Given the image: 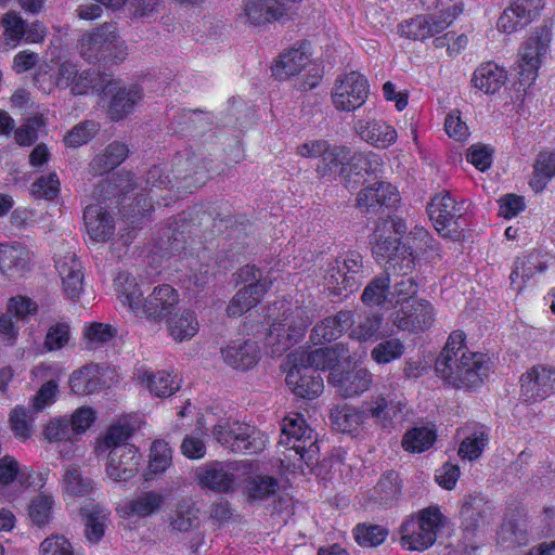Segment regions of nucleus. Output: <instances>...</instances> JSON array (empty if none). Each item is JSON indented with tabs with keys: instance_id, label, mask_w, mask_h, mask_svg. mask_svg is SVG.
Segmentation results:
<instances>
[{
	"instance_id": "nucleus-1",
	"label": "nucleus",
	"mask_w": 555,
	"mask_h": 555,
	"mask_svg": "<svg viewBox=\"0 0 555 555\" xmlns=\"http://www.w3.org/2000/svg\"><path fill=\"white\" fill-rule=\"evenodd\" d=\"M465 333L454 331L435 363L437 374L454 388L476 389L488 377L490 366L483 353L468 351Z\"/></svg>"
},
{
	"instance_id": "nucleus-2",
	"label": "nucleus",
	"mask_w": 555,
	"mask_h": 555,
	"mask_svg": "<svg viewBox=\"0 0 555 555\" xmlns=\"http://www.w3.org/2000/svg\"><path fill=\"white\" fill-rule=\"evenodd\" d=\"M115 288L121 304L134 317L154 324L162 323L179 304V295L169 284L155 286L147 297H143L135 279L127 273L118 274Z\"/></svg>"
},
{
	"instance_id": "nucleus-3",
	"label": "nucleus",
	"mask_w": 555,
	"mask_h": 555,
	"mask_svg": "<svg viewBox=\"0 0 555 555\" xmlns=\"http://www.w3.org/2000/svg\"><path fill=\"white\" fill-rule=\"evenodd\" d=\"M273 310L282 312L270 323L266 345L271 348L272 354L281 356L304 337L312 321L301 306L281 304L280 308L274 307Z\"/></svg>"
},
{
	"instance_id": "nucleus-4",
	"label": "nucleus",
	"mask_w": 555,
	"mask_h": 555,
	"mask_svg": "<svg viewBox=\"0 0 555 555\" xmlns=\"http://www.w3.org/2000/svg\"><path fill=\"white\" fill-rule=\"evenodd\" d=\"M80 54L87 62L106 68L122 62L127 49L117 34L116 24L104 23L81 36Z\"/></svg>"
},
{
	"instance_id": "nucleus-5",
	"label": "nucleus",
	"mask_w": 555,
	"mask_h": 555,
	"mask_svg": "<svg viewBox=\"0 0 555 555\" xmlns=\"http://www.w3.org/2000/svg\"><path fill=\"white\" fill-rule=\"evenodd\" d=\"M468 205L457 202L449 192L435 195L427 204V212L435 229L444 237L459 240L467 225Z\"/></svg>"
},
{
	"instance_id": "nucleus-6",
	"label": "nucleus",
	"mask_w": 555,
	"mask_h": 555,
	"mask_svg": "<svg viewBox=\"0 0 555 555\" xmlns=\"http://www.w3.org/2000/svg\"><path fill=\"white\" fill-rule=\"evenodd\" d=\"M446 517L438 507L422 509L417 517L406 519L400 527L401 544L412 551H424L431 546L437 532L443 527Z\"/></svg>"
},
{
	"instance_id": "nucleus-7",
	"label": "nucleus",
	"mask_w": 555,
	"mask_h": 555,
	"mask_svg": "<svg viewBox=\"0 0 555 555\" xmlns=\"http://www.w3.org/2000/svg\"><path fill=\"white\" fill-rule=\"evenodd\" d=\"M551 39V28L544 25L538 28L519 47L515 69L520 86L530 87L537 79L539 68L550 50Z\"/></svg>"
},
{
	"instance_id": "nucleus-8",
	"label": "nucleus",
	"mask_w": 555,
	"mask_h": 555,
	"mask_svg": "<svg viewBox=\"0 0 555 555\" xmlns=\"http://www.w3.org/2000/svg\"><path fill=\"white\" fill-rule=\"evenodd\" d=\"M280 444L294 450L310 468L319 463L320 448L317 435L307 426L300 414L283 418Z\"/></svg>"
},
{
	"instance_id": "nucleus-9",
	"label": "nucleus",
	"mask_w": 555,
	"mask_h": 555,
	"mask_svg": "<svg viewBox=\"0 0 555 555\" xmlns=\"http://www.w3.org/2000/svg\"><path fill=\"white\" fill-rule=\"evenodd\" d=\"M371 270L364 266L363 256L356 250H349L336 259L326 275L325 282L335 295L353 293L370 275Z\"/></svg>"
},
{
	"instance_id": "nucleus-10",
	"label": "nucleus",
	"mask_w": 555,
	"mask_h": 555,
	"mask_svg": "<svg viewBox=\"0 0 555 555\" xmlns=\"http://www.w3.org/2000/svg\"><path fill=\"white\" fill-rule=\"evenodd\" d=\"M405 401L395 392H380L363 401L361 409L366 418H373L383 429L391 430L403 420Z\"/></svg>"
},
{
	"instance_id": "nucleus-11",
	"label": "nucleus",
	"mask_w": 555,
	"mask_h": 555,
	"mask_svg": "<svg viewBox=\"0 0 555 555\" xmlns=\"http://www.w3.org/2000/svg\"><path fill=\"white\" fill-rule=\"evenodd\" d=\"M254 427L238 422H224L214 426L212 435L218 443L232 452L257 453L264 443L255 437Z\"/></svg>"
},
{
	"instance_id": "nucleus-12",
	"label": "nucleus",
	"mask_w": 555,
	"mask_h": 555,
	"mask_svg": "<svg viewBox=\"0 0 555 555\" xmlns=\"http://www.w3.org/2000/svg\"><path fill=\"white\" fill-rule=\"evenodd\" d=\"M367 94L366 78L358 72H350L336 79L332 101L338 111L351 112L365 103Z\"/></svg>"
},
{
	"instance_id": "nucleus-13",
	"label": "nucleus",
	"mask_w": 555,
	"mask_h": 555,
	"mask_svg": "<svg viewBox=\"0 0 555 555\" xmlns=\"http://www.w3.org/2000/svg\"><path fill=\"white\" fill-rule=\"evenodd\" d=\"M399 308L395 309L389 320L400 331H425L429 328L434 322L433 306L422 299H408L399 304Z\"/></svg>"
},
{
	"instance_id": "nucleus-14",
	"label": "nucleus",
	"mask_w": 555,
	"mask_h": 555,
	"mask_svg": "<svg viewBox=\"0 0 555 555\" xmlns=\"http://www.w3.org/2000/svg\"><path fill=\"white\" fill-rule=\"evenodd\" d=\"M400 201L397 189L388 182H374L362 189L357 196L356 207L366 215H378L396 207Z\"/></svg>"
},
{
	"instance_id": "nucleus-15",
	"label": "nucleus",
	"mask_w": 555,
	"mask_h": 555,
	"mask_svg": "<svg viewBox=\"0 0 555 555\" xmlns=\"http://www.w3.org/2000/svg\"><path fill=\"white\" fill-rule=\"evenodd\" d=\"M173 179L177 189L191 190L202 186L206 179L208 168L202 157L191 151L178 152L173 158Z\"/></svg>"
},
{
	"instance_id": "nucleus-16",
	"label": "nucleus",
	"mask_w": 555,
	"mask_h": 555,
	"mask_svg": "<svg viewBox=\"0 0 555 555\" xmlns=\"http://www.w3.org/2000/svg\"><path fill=\"white\" fill-rule=\"evenodd\" d=\"M241 463L237 461H214L197 470L203 488L228 493L234 490Z\"/></svg>"
},
{
	"instance_id": "nucleus-17",
	"label": "nucleus",
	"mask_w": 555,
	"mask_h": 555,
	"mask_svg": "<svg viewBox=\"0 0 555 555\" xmlns=\"http://www.w3.org/2000/svg\"><path fill=\"white\" fill-rule=\"evenodd\" d=\"M521 396L527 402L543 401L555 393V367L534 365L520 377Z\"/></svg>"
},
{
	"instance_id": "nucleus-18",
	"label": "nucleus",
	"mask_w": 555,
	"mask_h": 555,
	"mask_svg": "<svg viewBox=\"0 0 555 555\" xmlns=\"http://www.w3.org/2000/svg\"><path fill=\"white\" fill-rule=\"evenodd\" d=\"M141 459L134 446H117L107 454L106 473L116 482H127L138 474Z\"/></svg>"
},
{
	"instance_id": "nucleus-19",
	"label": "nucleus",
	"mask_w": 555,
	"mask_h": 555,
	"mask_svg": "<svg viewBox=\"0 0 555 555\" xmlns=\"http://www.w3.org/2000/svg\"><path fill=\"white\" fill-rule=\"evenodd\" d=\"M285 380L289 389L302 399H314L324 388L323 378L320 373L308 367L306 364L300 365L295 357H292V367Z\"/></svg>"
},
{
	"instance_id": "nucleus-20",
	"label": "nucleus",
	"mask_w": 555,
	"mask_h": 555,
	"mask_svg": "<svg viewBox=\"0 0 555 555\" xmlns=\"http://www.w3.org/2000/svg\"><path fill=\"white\" fill-rule=\"evenodd\" d=\"M545 0H513L498 21V29L511 34L532 22L544 8Z\"/></svg>"
},
{
	"instance_id": "nucleus-21",
	"label": "nucleus",
	"mask_w": 555,
	"mask_h": 555,
	"mask_svg": "<svg viewBox=\"0 0 555 555\" xmlns=\"http://www.w3.org/2000/svg\"><path fill=\"white\" fill-rule=\"evenodd\" d=\"M328 383L336 388L341 397L352 398L360 396L371 387L373 375L366 369L349 371L338 369L330 372Z\"/></svg>"
},
{
	"instance_id": "nucleus-22",
	"label": "nucleus",
	"mask_w": 555,
	"mask_h": 555,
	"mask_svg": "<svg viewBox=\"0 0 555 555\" xmlns=\"http://www.w3.org/2000/svg\"><path fill=\"white\" fill-rule=\"evenodd\" d=\"M105 92L112 94L108 114L113 120L122 119L130 114L143 95V89L138 83L120 87L116 82H108Z\"/></svg>"
},
{
	"instance_id": "nucleus-23",
	"label": "nucleus",
	"mask_w": 555,
	"mask_h": 555,
	"mask_svg": "<svg viewBox=\"0 0 555 555\" xmlns=\"http://www.w3.org/2000/svg\"><path fill=\"white\" fill-rule=\"evenodd\" d=\"M488 509H490V506L481 495L469 494L464 499L460 516L463 539L467 545L473 546L474 538L483 522Z\"/></svg>"
},
{
	"instance_id": "nucleus-24",
	"label": "nucleus",
	"mask_w": 555,
	"mask_h": 555,
	"mask_svg": "<svg viewBox=\"0 0 555 555\" xmlns=\"http://www.w3.org/2000/svg\"><path fill=\"white\" fill-rule=\"evenodd\" d=\"M409 261L403 267L385 266L384 272L375 276L365 286L361 299L367 306H383L385 302H392L391 282L392 275L401 271H410Z\"/></svg>"
},
{
	"instance_id": "nucleus-25",
	"label": "nucleus",
	"mask_w": 555,
	"mask_h": 555,
	"mask_svg": "<svg viewBox=\"0 0 555 555\" xmlns=\"http://www.w3.org/2000/svg\"><path fill=\"white\" fill-rule=\"evenodd\" d=\"M224 363L238 371L253 369L260 359V349L251 339L233 340L221 349Z\"/></svg>"
},
{
	"instance_id": "nucleus-26",
	"label": "nucleus",
	"mask_w": 555,
	"mask_h": 555,
	"mask_svg": "<svg viewBox=\"0 0 555 555\" xmlns=\"http://www.w3.org/2000/svg\"><path fill=\"white\" fill-rule=\"evenodd\" d=\"M285 13V5L278 0H246L240 18L245 24L261 26L278 21Z\"/></svg>"
},
{
	"instance_id": "nucleus-27",
	"label": "nucleus",
	"mask_w": 555,
	"mask_h": 555,
	"mask_svg": "<svg viewBox=\"0 0 555 555\" xmlns=\"http://www.w3.org/2000/svg\"><path fill=\"white\" fill-rule=\"evenodd\" d=\"M353 324V314L350 310H340L333 317H327L317 323L310 334L314 345H322L338 339Z\"/></svg>"
},
{
	"instance_id": "nucleus-28",
	"label": "nucleus",
	"mask_w": 555,
	"mask_h": 555,
	"mask_svg": "<svg viewBox=\"0 0 555 555\" xmlns=\"http://www.w3.org/2000/svg\"><path fill=\"white\" fill-rule=\"evenodd\" d=\"M546 268L545 256L535 249L518 256L514 261L509 275L512 287L518 293L521 292L527 282L532 279L537 272L542 273Z\"/></svg>"
},
{
	"instance_id": "nucleus-29",
	"label": "nucleus",
	"mask_w": 555,
	"mask_h": 555,
	"mask_svg": "<svg viewBox=\"0 0 555 555\" xmlns=\"http://www.w3.org/2000/svg\"><path fill=\"white\" fill-rule=\"evenodd\" d=\"M55 268L62 279V287L66 298L73 301L78 300L83 289L81 263L74 254H67L55 260Z\"/></svg>"
},
{
	"instance_id": "nucleus-30",
	"label": "nucleus",
	"mask_w": 555,
	"mask_h": 555,
	"mask_svg": "<svg viewBox=\"0 0 555 555\" xmlns=\"http://www.w3.org/2000/svg\"><path fill=\"white\" fill-rule=\"evenodd\" d=\"M408 261L411 267L410 271L404 272V274L403 271H401L400 273H396L392 275V282L390 285L391 297L392 301L396 298L397 305L408 299H417L415 295L418 292V284L416 282V279L412 275L415 268L413 255H405V257H401V260L392 258L388 266L403 267V264L406 263Z\"/></svg>"
},
{
	"instance_id": "nucleus-31",
	"label": "nucleus",
	"mask_w": 555,
	"mask_h": 555,
	"mask_svg": "<svg viewBox=\"0 0 555 555\" xmlns=\"http://www.w3.org/2000/svg\"><path fill=\"white\" fill-rule=\"evenodd\" d=\"M83 219L89 236L96 242H105L114 233L112 216L100 205H89L83 211Z\"/></svg>"
},
{
	"instance_id": "nucleus-32",
	"label": "nucleus",
	"mask_w": 555,
	"mask_h": 555,
	"mask_svg": "<svg viewBox=\"0 0 555 555\" xmlns=\"http://www.w3.org/2000/svg\"><path fill=\"white\" fill-rule=\"evenodd\" d=\"M356 129L362 140L378 149H386L397 140L396 129L384 120L359 121Z\"/></svg>"
},
{
	"instance_id": "nucleus-33",
	"label": "nucleus",
	"mask_w": 555,
	"mask_h": 555,
	"mask_svg": "<svg viewBox=\"0 0 555 555\" xmlns=\"http://www.w3.org/2000/svg\"><path fill=\"white\" fill-rule=\"evenodd\" d=\"M165 503V496L156 491H144L127 500L120 511L127 517H147L158 513Z\"/></svg>"
},
{
	"instance_id": "nucleus-34",
	"label": "nucleus",
	"mask_w": 555,
	"mask_h": 555,
	"mask_svg": "<svg viewBox=\"0 0 555 555\" xmlns=\"http://www.w3.org/2000/svg\"><path fill=\"white\" fill-rule=\"evenodd\" d=\"M309 62V54L302 47L292 48L280 55L272 67V75L279 80H285L299 74Z\"/></svg>"
},
{
	"instance_id": "nucleus-35",
	"label": "nucleus",
	"mask_w": 555,
	"mask_h": 555,
	"mask_svg": "<svg viewBox=\"0 0 555 555\" xmlns=\"http://www.w3.org/2000/svg\"><path fill=\"white\" fill-rule=\"evenodd\" d=\"M507 79L506 72L496 64H481L474 72L472 82L475 88L486 94H493L501 89Z\"/></svg>"
},
{
	"instance_id": "nucleus-36",
	"label": "nucleus",
	"mask_w": 555,
	"mask_h": 555,
	"mask_svg": "<svg viewBox=\"0 0 555 555\" xmlns=\"http://www.w3.org/2000/svg\"><path fill=\"white\" fill-rule=\"evenodd\" d=\"M350 149L345 145L330 144L327 151L319 158L315 172L319 178H335L343 166H347Z\"/></svg>"
},
{
	"instance_id": "nucleus-37",
	"label": "nucleus",
	"mask_w": 555,
	"mask_h": 555,
	"mask_svg": "<svg viewBox=\"0 0 555 555\" xmlns=\"http://www.w3.org/2000/svg\"><path fill=\"white\" fill-rule=\"evenodd\" d=\"M370 244L375 259L386 260V264H389L392 258L401 260L405 255H413L410 248L400 242V237L387 238L383 234H371Z\"/></svg>"
},
{
	"instance_id": "nucleus-38",
	"label": "nucleus",
	"mask_w": 555,
	"mask_h": 555,
	"mask_svg": "<svg viewBox=\"0 0 555 555\" xmlns=\"http://www.w3.org/2000/svg\"><path fill=\"white\" fill-rule=\"evenodd\" d=\"M463 440L459 448V455L469 461L477 460L486 448L489 434L488 429L480 424L463 429Z\"/></svg>"
},
{
	"instance_id": "nucleus-39",
	"label": "nucleus",
	"mask_w": 555,
	"mask_h": 555,
	"mask_svg": "<svg viewBox=\"0 0 555 555\" xmlns=\"http://www.w3.org/2000/svg\"><path fill=\"white\" fill-rule=\"evenodd\" d=\"M29 250L21 245H0V269L9 275L22 273L28 268Z\"/></svg>"
},
{
	"instance_id": "nucleus-40",
	"label": "nucleus",
	"mask_w": 555,
	"mask_h": 555,
	"mask_svg": "<svg viewBox=\"0 0 555 555\" xmlns=\"http://www.w3.org/2000/svg\"><path fill=\"white\" fill-rule=\"evenodd\" d=\"M264 286V284H248L241 288L227 308L228 315L241 317L255 307L266 293Z\"/></svg>"
},
{
	"instance_id": "nucleus-41",
	"label": "nucleus",
	"mask_w": 555,
	"mask_h": 555,
	"mask_svg": "<svg viewBox=\"0 0 555 555\" xmlns=\"http://www.w3.org/2000/svg\"><path fill=\"white\" fill-rule=\"evenodd\" d=\"M128 146L121 142L109 143L102 154L96 155L90 166L94 175H103L119 166L128 156Z\"/></svg>"
},
{
	"instance_id": "nucleus-42",
	"label": "nucleus",
	"mask_w": 555,
	"mask_h": 555,
	"mask_svg": "<svg viewBox=\"0 0 555 555\" xmlns=\"http://www.w3.org/2000/svg\"><path fill=\"white\" fill-rule=\"evenodd\" d=\"M292 357H295L299 361L300 365L306 364L308 367H311L315 372L322 370H336L335 366L338 363V356L333 348L324 347L319 348L312 351H300L293 353Z\"/></svg>"
},
{
	"instance_id": "nucleus-43",
	"label": "nucleus",
	"mask_w": 555,
	"mask_h": 555,
	"mask_svg": "<svg viewBox=\"0 0 555 555\" xmlns=\"http://www.w3.org/2000/svg\"><path fill=\"white\" fill-rule=\"evenodd\" d=\"M401 494V481L398 473L389 470L385 473L376 483L372 499L375 503L388 506L399 499Z\"/></svg>"
},
{
	"instance_id": "nucleus-44",
	"label": "nucleus",
	"mask_w": 555,
	"mask_h": 555,
	"mask_svg": "<svg viewBox=\"0 0 555 555\" xmlns=\"http://www.w3.org/2000/svg\"><path fill=\"white\" fill-rule=\"evenodd\" d=\"M68 384L72 392L79 396L94 393L101 388L100 377L92 365L75 370L69 376Z\"/></svg>"
},
{
	"instance_id": "nucleus-45",
	"label": "nucleus",
	"mask_w": 555,
	"mask_h": 555,
	"mask_svg": "<svg viewBox=\"0 0 555 555\" xmlns=\"http://www.w3.org/2000/svg\"><path fill=\"white\" fill-rule=\"evenodd\" d=\"M198 526V509L191 500H181L177 503L170 516L169 527L173 531L188 532Z\"/></svg>"
},
{
	"instance_id": "nucleus-46",
	"label": "nucleus",
	"mask_w": 555,
	"mask_h": 555,
	"mask_svg": "<svg viewBox=\"0 0 555 555\" xmlns=\"http://www.w3.org/2000/svg\"><path fill=\"white\" fill-rule=\"evenodd\" d=\"M279 489L276 478L266 475L248 477L245 485V494L249 502H260L269 499Z\"/></svg>"
},
{
	"instance_id": "nucleus-47",
	"label": "nucleus",
	"mask_w": 555,
	"mask_h": 555,
	"mask_svg": "<svg viewBox=\"0 0 555 555\" xmlns=\"http://www.w3.org/2000/svg\"><path fill=\"white\" fill-rule=\"evenodd\" d=\"M172 463V450L165 440H155L150 449V462L145 479H152L154 476L163 474Z\"/></svg>"
},
{
	"instance_id": "nucleus-48",
	"label": "nucleus",
	"mask_w": 555,
	"mask_h": 555,
	"mask_svg": "<svg viewBox=\"0 0 555 555\" xmlns=\"http://www.w3.org/2000/svg\"><path fill=\"white\" fill-rule=\"evenodd\" d=\"M168 331L177 341L191 339L198 331V322L191 311L176 313L168 319Z\"/></svg>"
},
{
	"instance_id": "nucleus-49",
	"label": "nucleus",
	"mask_w": 555,
	"mask_h": 555,
	"mask_svg": "<svg viewBox=\"0 0 555 555\" xmlns=\"http://www.w3.org/2000/svg\"><path fill=\"white\" fill-rule=\"evenodd\" d=\"M555 177V151L541 152L534 163V177L530 185L537 192L543 191L548 181Z\"/></svg>"
},
{
	"instance_id": "nucleus-50",
	"label": "nucleus",
	"mask_w": 555,
	"mask_h": 555,
	"mask_svg": "<svg viewBox=\"0 0 555 555\" xmlns=\"http://www.w3.org/2000/svg\"><path fill=\"white\" fill-rule=\"evenodd\" d=\"M383 322L379 313H363L358 315V320L353 319L350 331V337L359 341H366L376 336Z\"/></svg>"
},
{
	"instance_id": "nucleus-51",
	"label": "nucleus",
	"mask_w": 555,
	"mask_h": 555,
	"mask_svg": "<svg viewBox=\"0 0 555 555\" xmlns=\"http://www.w3.org/2000/svg\"><path fill=\"white\" fill-rule=\"evenodd\" d=\"M435 441V430L427 427H414L404 434L401 443L405 451L421 453L433 447Z\"/></svg>"
},
{
	"instance_id": "nucleus-52",
	"label": "nucleus",
	"mask_w": 555,
	"mask_h": 555,
	"mask_svg": "<svg viewBox=\"0 0 555 555\" xmlns=\"http://www.w3.org/2000/svg\"><path fill=\"white\" fill-rule=\"evenodd\" d=\"M143 380L146 382L147 388L155 397L165 398L173 395L179 390V382L173 380L166 371L144 374Z\"/></svg>"
},
{
	"instance_id": "nucleus-53",
	"label": "nucleus",
	"mask_w": 555,
	"mask_h": 555,
	"mask_svg": "<svg viewBox=\"0 0 555 555\" xmlns=\"http://www.w3.org/2000/svg\"><path fill=\"white\" fill-rule=\"evenodd\" d=\"M404 351L405 346L399 338H389L378 343L371 350V358L377 364H388L400 359Z\"/></svg>"
},
{
	"instance_id": "nucleus-54",
	"label": "nucleus",
	"mask_w": 555,
	"mask_h": 555,
	"mask_svg": "<svg viewBox=\"0 0 555 555\" xmlns=\"http://www.w3.org/2000/svg\"><path fill=\"white\" fill-rule=\"evenodd\" d=\"M63 487L68 494L74 496H85L93 489L92 480L82 476L79 468L74 466L66 468L63 476Z\"/></svg>"
},
{
	"instance_id": "nucleus-55",
	"label": "nucleus",
	"mask_w": 555,
	"mask_h": 555,
	"mask_svg": "<svg viewBox=\"0 0 555 555\" xmlns=\"http://www.w3.org/2000/svg\"><path fill=\"white\" fill-rule=\"evenodd\" d=\"M353 535L358 544L374 547L385 541L388 530L380 525L363 522L356 526Z\"/></svg>"
},
{
	"instance_id": "nucleus-56",
	"label": "nucleus",
	"mask_w": 555,
	"mask_h": 555,
	"mask_svg": "<svg viewBox=\"0 0 555 555\" xmlns=\"http://www.w3.org/2000/svg\"><path fill=\"white\" fill-rule=\"evenodd\" d=\"M54 500L51 495L40 493L35 496L28 506L31 522L38 527L47 525L51 518Z\"/></svg>"
},
{
	"instance_id": "nucleus-57",
	"label": "nucleus",
	"mask_w": 555,
	"mask_h": 555,
	"mask_svg": "<svg viewBox=\"0 0 555 555\" xmlns=\"http://www.w3.org/2000/svg\"><path fill=\"white\" fill-rule=\"evenodd\" d=\"M81 514L86 517V537L91 542H99L104 535V520L105 513L100 506H95L92 511H89L87 507L81 509Z\"/></svg>"
},
{
	"instance_id": "nucleus-58",
	"label": "nucleus",
	"mask_w": 555,
	"mask_h": 555,
	"mask_svg": "<svg viewBox=\"0 0 555 555\" xmlns=\"http://www.w3.org/2000/svg\"><path fill=\"white\" fill-rule=\"evenodd\" d=\"M347 166L350 170H354V176L360 177L361 172L374 173L380 166V158L373 152H356L350 151Z\"/></svg>"
},
{
	"instance_id": "nucleus-59",
	"label": "nucleus",
	"mask_w": 555,
	"mask_h": 555,
	"mask_svg": "<svg viewBox=\"0 0 555 555\" xmlns=\"http://www.w3.org/2000/svg\"><path fill=\"white\" fill-rule=\"evenodd\" d=\"M177 121L185 125L186 129H193L197 133L205 132L214 124V117L210 113L201 109H183L178 116Z\"/></svg>"
},
{
	"instance_id": "nucleus-60",
	"label": "nucleus",
	"mask_w": 555,
	"mask_h": 555,
	"mask_svg": "<svg viewBox=\"0 0 555 555\" xmlns=\"http://www.w3.org/2000/svg\"><path fill=\"white\" fill-rule=\"evenodd\" d=\"M132 431L129 426L121 424H114L108 427L105 435L99 441L98 449L101 452L112 450L117 446H131L128 443V439L131 437Z\"/></svg>"
},
{
	"instance_id": "nucleus-61",
	"label": "nucleus",
	"mask_w": 555,
	"mask_h": 555,
	"mask_svg": "<svg viewBox=\"0 0 555 555\" xmlns=\"http://www.w3.org/2000/svg\"><path fill=\"white\" fill-rule=\"evenodd\" d=\"M35 414L29 408L25 406H16L12 410L10 422L15 436L23 439L30 437Z\"/></svg>"
},
{
	"instance_id": "nucleus-62",
	"label": "nucleus",
	"mask_w": 555,
	"mask_h": 555,
	"mask_svg": "<svg viewBox=\"0 0 555 555\" xmlns=\"http://www.w3.org/2000/svg\"><path fill=\"white\" fill-rule=\"evenodd\" d=\"M44 437L50 441H72L75 439L68 416H59L51 420L43 430Z\"/></svg>"
},
{
	"instance_id": "nucleus-63",
	"label": "nucleus",
	"mask_w": 555,
	"mask_h": 555,
	"mask_svg": "<svg viewBox=\"0 0 555 555\" xmlns=\"http://www.w3.org/2000/svg\"><path fill=\"white\" fill-rule=\"evenodd\" d=\"M117 331L109 324L92 323L87 327L85 336L87 338L88 349H96L112 340Z\"/></svg>"
},
{
	"instance_id": "nucleus-64",
	"label": "nucleus",
	"mask_w": 555,
	"mask_h": 555,
	"mask_svg": "<svg viewBox=\"0 0 555 555\" xmlns=\"http://www.w3.org/2000/svg\"><path fill=\"white\" fill-rule=\"evenodd\" d=\"M98 128V124L93 120L80 122L65 135V144L70 147H78L86 144L96 133Z\"/></svg>"
}]
</instances>
